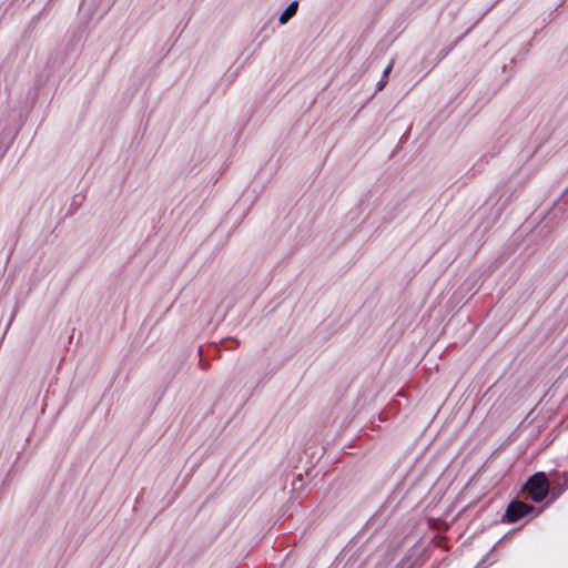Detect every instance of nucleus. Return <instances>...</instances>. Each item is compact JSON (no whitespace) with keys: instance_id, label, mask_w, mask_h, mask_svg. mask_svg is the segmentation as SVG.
Returning a JSON list of instances; mask_svg holds the SVG:
<instances>
[{"instance_id":"1","label":"nucleus","mask_w":568,"mask_h":568,"mask_svg":"<svg viewBox=\"0 0 568 568\" xmlns=\"http://www.w3.org/2000/svg\"><path fill=\"white\" fill-rule=\"evenodd\" d=\"M525 489L534 501L544 500L549 491V481L545 473L539 471L529 477L525 484Z\"/></svg>"},{"instance_id":"2","label":"nucleus","mask_w":568,"mask_h":568,"mask_svg":"<svg viewBox=\"0 0 568 568\" xmlns=\"http://www.w3.org/2000/svg\"><path fill=\"white\" fill-rule=\"evenodd\" d=\"M535 507L521 500H513L505 513L507 523H516L529 513L534 511Z\"/></svg>"},{"instance_id":"3","label":"nucleus","mask_w":568,"mask_h":568,"mask_svg":"<svg viewBox=\"0 0 568 568\" xmlns=\"http://www.w3.org/2000/svg\"><path fill=\"white\" fill-rule=\"evenodd\" d=\"M298 2L292 1L280 16V23L285 24L297 11Z\"/></svg>"},{"instance_id":"4","label":"nucleus","mask_w":568,"mask_h":568,"mask_svg":"<svg viewBox=\"0 0 568 568\" xmlns=\"http://www.w3.org/2000/svg\"><path fill=\"white\" fill-rule=\"evenodd\" d=\"M412 565L409 562V558H403L395 568H410Z\"/></svg>"},{"instance_id":"5","label":"nucleus","mask_w":568,"mask_h":568,"mask_svg":"<svg viewBox=\"0 0 568 568\" xmlns=\"http://www.w3.org/2000/svg\"><path fill=\"white\" fill-rule=\"evenodd\" d=\"M386 83H387V78L382 77V79L376 84L377 91L383 90L385 88Z\"/></svg>"},{"instance_id":"6","label":"nucleus","mask_w":568,"mask_h":568,"mask_svg":"<svg viewBox=\"0 0 568 568\" xmlns=\"http://www.w3.org/2000/svg\"><path fill=\"white\" fill-rule=\"evenodd\" d=\"M393 64H394V62H393V61H390V62L388 63V65L384 69V72H383V77H384V78H387V77H388L389 72H390V71H392V69H393Z\"/></svg>"},{"instance_id":"7","label":"nucleus","mask_w":568,"mask_h":568,"mask_svg":"<svg viewBox=\"0 0 568 568\" xmlns=\"http://www.w3.org/2000/svg\"><path fill=\"white\" fill-rule=\"evenodd\" d=\"M562 477L565 479L566 486H568V471L564 473Z\"/></svg>"}]
</instances>
